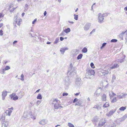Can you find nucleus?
<instances>
[{"mask_svg": "<svg viewBox=\"0 0 127 127\" xmlns=\"http://www.w3.org/2000/svg\"><path fill=\"white\" fill-rule=\"evenodd\" d=\"M87 72L85 74L86 78L91 79L94 75L95 73L94 71L91 68H88L87 70Z\"/></svg>", "mask_w": 127, "mask_h": 127, "instance_id": "obj_1", "label": "nucleus"}, {"mask_svg": "<svg viewBox=\"0 0 127 127\" xmlns=\"http://www.w3.org/2000/svg\"><path fill=\"white\" fill-rule=\"evenodd\" d=\"M68 73L71 76H72V74L74 75L76 73L75 70L74 68L73 67L71 63L70 64L69 67L68 68Z\"/></svg>", "mask_w": 127, "mask_h": 127, "instance_id": "obj_2", "label": "nucleus"}, {"mask_svg": "<svg viewBox=\"0 0 127 127\" xmlns=\"http://www.w3.org/2000/svg\"><path fill=\"white\" fill-rule=\"evenodd\" d=\"M16 18L13 22L14 25L16 26V24H17L18 25L20 26L22 22V19L20 18H18V16L17 15L16 16Z\"/></svg>", "mask_w": 127, "mask_h": 127, "instance_id": "obj_3", "label": "nucleus"}, {"mask_svg": "<svg viewBox=\"0 0 127 127\" xmlns=\"http://www.w3.org/2000/svg\"><path fill=\"white\" fill-rule=\"evenodd\" d=\"M98 22L99 23H101L103 22L104 19V17L101 13H99L98 15Z\"/></svg>", "mask_w": 127, "mask_h": 127, "instance_id": "obj_4", "label": "nucleus"}, {"mask_svg": "<svg viewBox=\"0 0 127 127\" xmlns=\"http://www.w3.org/2000/svg\"><path fill=\"white\" fill-rule=\"evenodd\" d=\"M102 90V88L101 87H99L97 89L95 92L94 94L95 95H96V96H98L101 92Z\"/></svg>", "mask_w": 127, "mask_h": 127, "instance_id": "obj_5", "label": "nucleus"}, {"mask_svg": "<svg viewBox=\"0 0 127 127\" xmlns=\"http://www.w3.org/2000/svg\"><path fill=\"white\" fill-rule=\"evenodd\" d=\"M106 122V121L104 119L100 120L98 124V126L100 127L102 126L105 124Z\"/></svg>", "mask_w": 127, "mask_h": 127, "instance_id": "obj_6", "label": "nucleus"}, {"mask_svg": "<svg viewBox=\"0 0 127 127\" xmlns=\"http://www.w3.org/2000/svg\"><path fill=\"white\" fill-rule=\"evenodd\" d=\"M116 111V109H112L109 112L106 114V116H110L112 115Z\"/></svg>", "mask_w": 127, "mask_h": 127, "instance_id": "obj_7", "label": "nucleus"}, {"mask_svg": "<svg viewBox=\"0 0 127 127\" xmlns=\"http://www.w3.org/2000/svg\"><path fill=\"white\" fill-rule=\"evenodd\" d=\"M65 85L66 86H68L70 85V81L68 77H65Z\"/></svg>", "mask_w": 127, "mask_h": 127, "instance_id": "obj_8", "label": "nucleus"}, {"mask_svg": "<svg viewBox=\"0 0 127 127\" xmlns=\"http://www.w3.org/2000/svg\"><path fill=\"white\" fill-rule=\"evenodd\" d=\"M48 122V120H47L43 119L39 122V123L40 125H44L46 124Z\"/></svg>", "mask_w": 127, "mask_h": 127, "instance_id": "obj_9", "label": "nucleus"}, {"mask_svg": "<svg viewBox=\"0 0 127 127\" xmlns=\"http://www.w3.org/2000/svg\"><path fill=\"white\" fill-rule=\"evenodd\" d=\"M91 24L90 23H87L85 25L84 27V30L85 31H87L90 28L91 25Z\"/></svg>", "mask_w": 127, "mask_h": 127, "instance_id": "obj_10", "label": "nucleus"}, {"mask_svg": "<svg viewBox=\"0 0 127 127\" xmlns=\"http://www.w3.org/2000/svg\"><path fill=\"white\" fill-rule=\"evenodd\" d=\"M8 92L4 90L2 92V99L3 100L4 99L5 97L6 96Z\"/></svg>", "mask_w": 127, "mask_h": 127, "instance_id": "obj_11", "label": "nucleus"}, {"mask_svg": "<svg viewBox=\"0 0 127 127\" xmlns=\"http://www.w3.org/2000/svg\"><path fill=\"white\" fill-rule=\"evenodd\" d=\"M81 79L79 78H77L76 79L75 81L76 84L77 86H79L81 85Z\"/></svg>", "mask_w": 127, "mask_h": 127, "instance_id": "obj_12", "label": "nucleus"}, {"mask_svg": "<svg viewBox=\"0 0 127 127\" xmlns=\"http://www.w3.org/2000/svg\"><path fill=\"white\" fill-rule=\"evenodd\" d=\"M127 95V94L122 93L121 95H119V94H117V96L119 98H122L125 97Z\"/></svg>", "mask_w": 127, "mask_h": 127, "instance_id": "obj_13", "label": "nucleus"}, {"mask_svg": "<svg viewBox=\"0 0 127 127\" xmlns=\"http://www.w3.org/2000/svg\"><path fill=\"white\" fill-rule=\"evenodd\" d=\"M68 48L67 47H64L61 48L60 50V52L61 54H64L65 51L66 50H68Z\"/></svg>", "mask_w": 127, "mask_h": 127, "instance_id": "obj_14", "label": "nucleus"}, {"mask_svg": "<svg viewBox=\"0 0 127 127\" xmlns=\"http://www.w3.org/2000/svg\"><path fill=\"white\" fill-rule=\"evenodd\" d=\"M110 69L108 68L107 70L102 69L100 71L102 73H104L105 74H107L109 72Z\"/></svg>", "mask_w": 127, "mask_h": 127, "instance_id": "obj_15", "label": "nucleus"}, {"mask_svg": "<svg viewBox=\"0 0 127 127\" xmlns=\"http://www.w3.org/2000/svg\"><path fill=\"white\" fill-rule=\"evenodd\" d=\"M2 127H7L8 126V121H3V123H2Z\"/></svg>", "mask_w": 127, "mask_h": 127, "instance_id": "obj_16", "label": "nucleus"}, {"mask_svg": "<svg viewBox=\"0 0 127 127\" xmlns=\"http://www.w3.org/2000/svg\"><path fill=\"white\" fill-rule=\"evenodd\" d=\"M98 117L97 116H96V117H94L93 118V119L92 120V121L93 122V123H94V124H95V123L97 122L98 121Z\"/></svg>", "mask_w": 127, "mask_h": 127, "instance_id": "obj_17", "label": "nucleus"}, {"mask_svg": "<svg viewBox=\"0 0 127 127\" xmlns=\"http://www.w3.org/2000/svg\"><path fill=\"white\" fill-rule=\"evenodd\" d=\"M119 66V65L118 64H117L114 63L113 66L111 67H110L109 68V69H113L116 68Z\"/></svg>", "mask_w": 127, "mask_h": 127, "instance_id": "obj_18", "label": "nucleus"}, {"mask_svg": "<svg viewBox=\"0 0 127 127\" xmlns=\"http://www.w3.org/2000/svg\"><path fill=\"white\" fill-rule=\"evenodd\" d=\"M126 32V31L124 32H123L121 33L119 35V37L121 39H123V36L124 35V34L125 33V32Z\"/></svg>", "mask_w": 127, "mask_h": 127, "instance_id": "obj_19", "label": "nucleus"}, {"mask_svg": "<svg viewBox=\"0 0 127 127\" xmlns=\"http://www.w3.org/2000/svg\"><path fill=\"white\" fill-rule=\"evenodd\" d=\"M102 101H105L106 100V95L104 94L102 97Z\"/></svg>", "mask_w": 127, "mask_h": 127, "instance_id": "obj_20", "label": "nucleus"}, {"mask_svg": "<svg viewBox=\"0 0 127 127\" xmlns=\"http://www.w3.org/2000/svg\"><path fill=\"white\" fill-rule=\"evenodd\" d=\"M71 30L70 28H67L65 29L64 30V32L66 33H67L70 32Z\"/></svg>", "mask_w": 127, "mask_h": 127, "instance_id": "obj_21", "label": "nucleus"}, {"mask_svg": "<svg viewBox=\"0 0 127 127\" xmlns=\"http://www.w3.org/2000/svg\"><path fill=\"white\" fill-rule=\"evenodd\" d=\"M59 102L57 103L56 104L54 105V107L55 109H59Z\"/></svg>", "mask_w": 127, "mask_h": 127, "instance_id": "obj_22", "label": "nucleus"}, {"mask_svg": "<svg viewBox=\"0 0 127 127\" xmlns=\"http://www.w3.org/2000/svg\"><path fill=\"white\" fill-rule=\"evenodd\" d=\"M82 102L81 100L79 101L77 103H76L75 105H78V106H81V105L82 104Z\"/></svg>", "mask_w": 127, "mask_h": 127, "instance_id": "obj_23", "label": "nucleus"}, {"mask_svg": "<svg viewBox=\"0 0 127 127\" xmlns=\"http://www.w3.org/2000/svg\"><path fill=\"white\" fill-rule=\"evenodd\" d=\"M127 117V115H125L124 116L121 118V121H123L125 120V119Z\"/></svg>", "mask_w": 127, "mask_h": 127, "instance_id": "obj_24", "label": "nucleus"}, {"mask_svg": "<svg viewBox=\"0 0 127 127\" xmlns=\"http://www.w3.org/2000/svg\"><path fill=\"white\" fill-rule=\"evenodd\" d=\"M12 112V111L11 110H6V113L7 115L8 116H10Z\"/></svg>", "mask_w": 127, "mask_h": 127, "instance_id": "obj_25", "label": "nucleus"}, {"mask_svg": "<svg viewBox=\"0 0 127 127\" xmlns=\"http://www.w3.org/2000/svg\"><path fill=\"white\" fill-rule=\"evenodd\" d=\"M93 108L96 109L98 110H99L101 109L100 107L98 105H95L94 107Z\"/></svg>", "mask_w": 127, "mask_h": 127, "instance_id": "obj_26", "label": "nucleus"}, {"mask_svg": "<svg viewBox=\"0 0 127 127\" xmlns=\"http://www.w3.org/2000/svg\"><path fill=\"white\" fill-rule=\"evenodd\" d=\"M5 119V115H3L1 116V118H0V120L1 121L3 122L4 121V120Z\"/></svg>", "mask_w": 127, "mask_h": 127, "instance_id": "obj_27", "label": "nucleus"}, {"mask_svg": "<svg viewBox=\"0 0 127 127\" xmlns=\"http://www.w3.org/2000/svg\"><path fill=\"white\" fill-rule=\"evenodd\" d=\"M87 49L86 47H85L82 50V51L84 53H86L87 52Z\"/></svg>", "mask_w": 127, "mask_h": 127, "instance_id": "obj_28", "label": "nucleus"}, {"mask_svg": "<svg viewBox=\"0 0 127 127\" xmlns=\"http://www.w3.org/2000/svg\"><path fill=\"white\" fill-rule=\"evenodd\" d=\"M83 56V54H80L77 57V59L78 60L79 59H81Z\"/></svg>", "mask_w": 127, "mask_h": 127, "instance_id": "obj_29", "label": "nucleus"}, {"mask_svg": "<svg viewBox=\"0 0 127 127\" xmlns=\"http://www.w3.org/2000/svg\"><path fill=\"white\" fill-rule=\"evenodd\" d=\"M59 101L58 100H57L56 99H55L53 101L52 104H56L57 103H58L59 102Z\"/></svg>", "mask_w": 127, "mask_h": 127, "instance_id": "obj_30", "label": "nucleus"}, {"mask_svg": "<svg viewBox=\"0 0 127 127\" xmlns=\"http://www.w3.org/2000/svg\"><path fill=\"white\" fill-rule=\"evenodd\" d=\"M126 107H122L120 108L119 110L120 111H124L126 109Z\"/></svg>", "mask_w": 127, "mask_h": 127, "instance_id": "obj_31", "label": "nucleus"}, {"mask_svg": "<svg viewBox=\"0 0 127 127\" xmlns=\"http://www.w3.org/2000/svg\"><path fill=\"white\" fill-rule=\"evenodd\" d=\"M37 99H41L42 98V97L41 94H38L37 97Z\"/></svg>", "mask_w": 127, "mask_h": 127, "instance_id": "obj_32", "label": "nucleus"}, {"mask_svg": "<svg viewBox=\"0 0 127 127\" xmlns=\"http://www.w3.org/2000/svg\"><path fill=\"white\" fill-rule=\"evenodd\" d=\"M69 127H74V125L70 123H68L67 125Z\"/></svg>", "mask_w": 127, "mask_h": 127, "instance_id": "obj_33", "label": "nucleus"}, {"mask_svg": "<svg viewBox=\"0 0 127 127\" xmlns=\"http://www.w3.org/2000/svg\"><path fill=\"white\" fill-rule=\"evenodd\" d=\"M109 106V104H108V103L107 104V103H106L105 104H104L103 106V107L104 108H106L107 107H108Z\"/></svg>", "mask_w": 127, "mask_h": 127, "instance_id": "obj_34", "label": "nucleus"}, {"mask_svg": "<svg viewBox=\"0 0 127 127\" xmlns=\"http://www.w3.org/2000/svg\"><path fill=\"white\" fill-rule=\"evenodd\" d=\"M74 19L76 20H77L78 18V15L74 14Z\"/></svg>", "mask_w": 127, "mask_h": 127, "instance_id": "obj_35", "label": "nucleus"}, {"mask_svg": "<svg viewBox=\"0 0 127 127\" xmlns=\"http://www.w3.org/2000/svg\"><path fill=\"white\" fill-rule=\"evenodd\" d=\"M65 32L63 31L59 35V36H64L65 35Z\"/></svg>", "mask_w": 127, "mask_h": 127, "instance_id": "obj_36", "label": "nucleus"}, {"mask_svg": "<svg viewBox=\"0 0 127 127\" xmlns=\"http://www.w3.org/2000/svg\"><path fill=\"white\" fill-rule=\"evenodd\" d=\"M116 101V97L112 99L111 102L113 103L115 102Z\"/></svg>", "mask_w": 127, "mask_h": 127, "instance_id": "obj_37", "label": "nucleus"}, {"mask_svg": "<svg viewBox=\"0 0 127 127\" xmlns=\"http://www.w3.org/2000/svg\"><path fill=\"white\" fill-rule=\"evenodd\" d=\"M117 40L116 39H112L111 41L110 42H116L117 41Z\"/></svg>", "mask_w": 127, "mask_h": 127, "instance_id": "obj_38", "label": "nucleus"}, {"mask_svg": "<svg viewBox=\"0 0 127 127\" xmlns=\"http://www.w3.org/2000/svg\"><path fill=\"white\" fill-rule=\"evenodd\" d=\"M59 40V38H56V39L55 40L54 42V43L55 44L57 43L58 42Z\"/></svg>", "mask_w": 127, "mask_h": 127, "instance_id": "obj_39", "label": "nucleus"}, {"mask_svg": "<svg viewBox=\"0 0 127 127\" xmlns=\"http://www.w3.org/2000/svg\"><path fill=\"white\" fill-rule=\"evenodd\" d=\"M91 67L93 68H95L94 64L93 63H91L90 64Z\"/></svg>", "mask_w": 127, "mask_h": 127, "instance_id": "obj_40", "label": "nucleus"}, {"mask_svg": "<svg viewBox=\"0 0 127 127\" xmlns=\"http://www.w3.org/2000/svg\"><path fill=\"white\" fill-rule=\"evenodd\" d=\"M10 69V67L8 66H6L5 68V70H7Z\"/></svg>", "mask_w": 127, "mask_h": 127, "instance_id": "obj_41", "label": "nucleus"}, {"mask_svg": "<svg viewBox=\"0 0 127 127\" xmlns=\"http://www.w3.org/2000/svg\"><path fill=\"white\" fill-rule=\"evenodd\" d=\"M18 98V97L17 95L15 96V97H14L13 98V99L14 100H16Z\"/></svg>", "mask_w": 127, "mask_h": 127, "instance_id": "obj_42", "label": "nucleus"}, {"mask_svg": "<svg viewBox=\"0 0 127 127\" xmlns=\"http://www.w3.org/2000/svg\"><path fill=\"white\" fill-rule=\"evenodd\" d=\"M104 17L105 16H107L108 15V13H104L102 14Z\"/></svg>", "mask_w": 127, "mask_h": 127, "instance_id": "obj_43", "label": "nucleus"}, {"mask_svg": "<svg viewBox=\"0 0 127 127\" xmlns=\"http://www.w3.org/2000/svg\"><path fill=\"white\" fill-rule=\"evenodd\" d=\"M78 100V99L77 98H75L73 101V102L74 103L76 102V101H77Z\"/></svg>", "mask_w": 127, "mask_h": 127, "instance_id": "obj_44", "label": "nucleus"}, {"mask_svg": "<svg viewBox=\"0 0 127 127\" xmlns=\"http://www.w3.org/2000/svg\"><path fill=\"white\" fill-rule=\"evenodd\" d=\"M125 60L124 58H123L122 59L120 60L119 61L121 63H122L124 62Z\"/></svg>", "mask_w": 127, "mask_h": 127, "instance_id": "obj_45", "label": "nucleus"}, {"mask_svg": "<svg viewBox=\"0 0 127 127\" xmlns=\"http://www.w3.org/2000/svg\"><path fill=\"white\" fill-rule=\"evenodd\" d=\"M17 8V7L15 8H13L12 9H11L10 10V12H13L14 10Z\"/></svg>", "mask_w": 127, "mask_h": 127, "instance_id": "obj_46", "label": "nucleus"}, {"mask_svg": "<svg viewBox=\"0 0 127 127\" xmlns=\"http://www.w3.org/2000/svg\"><path fill=\"white\" fill-rule=\"evenodd\" d=\"M116 125L115 124H114L112 125H109L107 127H115Z\"/></svg>", "mask_w": 127, "mask_h": 127, "instance_id": "obj_47", "label": "nucleus"}, {"mask_svg": "<svg viewBox=\"0 0 127 127\" xmlns=\"http://www.w3.org/2000/svg\"><path fill=\"white\" fill-rule=\"evenodd\" d=\"M3 31H2V30H0V35L2 36L3 35Z\"/></svg>", "mask_w": 127, "mask_h": 127, "instance_id": "obj_48", "label": "nucleus"}, {"mask_svg": "<svg viewBox=\"0 0 127 127\" xmlns=\"http://www.w3.org/2000/svg\"><path fill=\"white\" fill-rule=\"evenodd\" d=\"M68 95V94L67 93H64L63 94V96H66L67 95Z\"/></svg>", "mask_w": 127, "mask_h": 127, "instance_id": "obj_49", "label": "nucleus"}, {"mask_svg": "<svg viewBox=\"0 0 127 127\" xmlns=\"http://www.w3.org/2000/svg\"><path fill=\"white\" fill-rule=\"evenodd\" d=\"M37 21V19H35L34 20L32 21V24H34Z\"/></svg>", "mask_w": 127, "mask_h": 127, "instance_id": "obj_50", "label": "nucleus"}, {"mask_svg": "<svg viewBox=\"0 0 127 127\" xmlns=\"http://www.w3.org/2000/svg\"><path fill=\"white\" fill-rule=\"evenodd\" d=\"M41 102L40 101L38 100L37 101L36 103L38 105Z\"/></svg>", "mask_w": 127, "mask_h": 127, "instance_id": "obj_51", "label": "nucleus"}, {"mask_svg": "<svg viewBox=\"0 0 127 127\" xmlns=\"http://www.w3.org/2000/svg\"><path fill=\"white\" fill-rule=\"evenodd\" d=\"M116 77L115 75H113L112 76V80H114L116 79Z\"/></svg>", "mask_w": 127, "mask_h": 127, "instance_id": "obj_52", "label": "nucleus"}, {"mask_svg": "<svg viewBox=\"0 0 127 127\" xmlns=\"http://www.w3.org/2000/svg\"><path fill=\"white\" fill-rule=\"evenodd\" d=\"M14 95H13V94H11V95H10V97L11 98V99H13V97H14Z\"/></svg>", "mask_w": 127, "mask_h": 127, "instance_id": "obj_53", "label": "nucleus"}, {"mask_svg": "<svg viewBox=\"0 0 127 127\" xmlns=\"http://www.w3.org/2000/svg\"><path fill=\"white\" fill-rule=\"evenodd\" d=\"M64 38L62 37H60V40L61 41H63L64 39Z\"/></svg>", "mask_w": 127, "mask_h": 127, "instance_id": "obj_54", "label": "nucleus"}, {"mask_svg": "<svg viewBox=\"0 0 127 127\" xmlns=\"http://www.w3.org/2000/svg\"><path fill=\"white\" fill-rule=\"evenodd\" d=\"M107 43H103L102 44V47H103L106 45Z\"/></svg>", "mask_w": 127, "mask_h": 127, "instance_id": "obj_55", "label": "nucleus"}, {"mask_svg": "<svg viewBox=\"0 0 127 127\" xmlns=\"http://www.w3.org/2000/svg\"><path fill=\"white\" fill-rule=\"evenodd\" d=\"M4 16V15L1 13H0V18L1 17H3Z\"/></svg>", "mask_w": 127, "mask_h": 127, "instance_id": "obj_56", "label": "nucleus"}, {"mask_svg": "<svg viewBox=\"0 0 127 127\" xmlns=\"http://www.w3.org/2000/svg\"><path fill=\"white\" fill-rule=\"evenodd\" d=\"M17 41H16V40L14 41L13 42V44H14L15 43H17Z\"/></svg>", "mask_w": 127, "mask_h": 127, "instance_id": "obj_57", "label": "nucleus"}, {"mask_svg": "<svg viewBox=\"0 0 127 127\" xmlns=\"http://www.w3.org/2000/svg\"><path fill=\"white\" fill-rule=\"evenodd\" d=\"M46 14L47 12L46 11H45L43 14L44 16H45L46 15Z\"/></svg>", "mask_w": 127, "mask_h": 127, "instance_id": "obj_58", "label": "nucleus"}, {"mask_svg": "<svg viewBox=\"0 0 127 127\" xmlns=\"http://www.w3.org/2000/svg\"><path fill=\"white\" fill-rule=\"evenodd\" d=\"M3 25V24L2 23L0 24V28Z\"/></svg>", "mask_w": 127, "mask_h": 127, "instance_id": "obj_59", "label": "nucleus"}, {"mask_svg": "<svg viewBox=\"0 0 127 127\" xmlns=\"http://www.w3.org/2000/svg\"><path fill=\"white\" fill-rule=\"evenodd\" d=\"M68 22L70 23H71V24H73V23H74V22L73 21H68Z\"/></svg>", "mask_w": 127, "mask_h": 127, "instance_id": "obj_60", "label": "nucleus"}, {"mask_svg": "<svg viewBox=\"0 0 127 127\" xmlns=\"http://www.w3.org/2000/svg\"><path fill=\"white\" fill-rule=\"evenodd\" d=\"M63 108V107L62 106L60 105H59V108L61 109V108Z\"/></svg>", "mask_w": 127, "mask_h": 127, "instance_id": "obj_61", "label": "nucleus"}, {"mask_svg": "<svg viewBox=\"0 0 127 127\" xmlns=\"http://www.w3.org/2000/svg\"><path fill=\"white\" fill-rule=\"evenodd\" d=\"M21 78H24V75L23 74H22L21 75Z\"/></svg>", "mask_w": 127, "mask_h": 127, "instance_id": "obj_62", "label": "nucleus"}, {"mask_svg": "<svg viewBox=\"0 0 127 127\" xmlns=\"http://www.w3.org/2000/svg\"><path fill=\"white\" fill-rule=\"evenodd\" d=\"M124 9L125 10L127 11V6L124 8Z\"/></svg>", "mask_w": 127, "mask_h": 127, "instance_id": "obj_63", "label": "nucleus"}, {"mask_svg": "<svg viewBox=\"0 0 127 127\" xmlns=\"http://www.w3.org/2000/svg\"><path fill=\"white\" fill-rule=\"evenodd\" d=\"M51 43V42H47V43H46V44H50Z\"/></svg>", "mask_w": 127, "mask_h": 127, "instance_id": "obj_64", "label": "nucleus"}]
</instances>
